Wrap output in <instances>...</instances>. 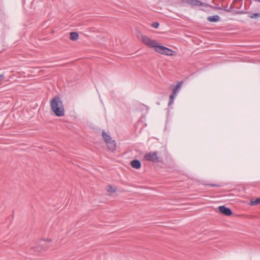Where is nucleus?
<instances>
[{
    "instance_id": "f257e3e1",
    "label": "nucleus",
    "mask_w": 260,
    "mask_h": 260,
    "mask_svg": "<svg viewBox=\"0 0 260 260\" xmlns=\"http://www.w3.org/2000/svg\"><path fill=\"white\" fill-rule=\"evenodd\" d=\"M50 103L52 110L56 116L61 117L64 115L62 102L59 96H54Z\"/></svg>"
},
{
    "instance_id": "f03ea898",
    "label": "nucleus",
    "mask_w": 260,
    "mask_h": 260,
    "mask_svg": "<svg viewBox=\"0 0 260 260\" xmlns=\"http://www.w3.org/2000/svg\"><path fill=\"white\" fill-rule=\"evenodd\" d=\"M155 51L159 53L168 56H172L174 55L175 51L171 49L166 47L164 46L158 44L155 48Z\"/></svg>"
},
{
    "instance_id": "7ed1b4c3",
    "label": "nucleus",
    "mask_w": 260,
    "mask_h": 260,
    "mask_svg": "<svg viewBox=\"0 0 260 260\" xmlns=\"http://www.w3.org/2000/svg\"><path fill=\"white\" fill-rule=\"evenodd\" d=\"M141 40L142 42L144 43L149 48H154V50L158 44L156 42L155 40H152L146 36H142Z\"/></svg>"
},
{
    "instance_id": "20e7f679",
    "label": "nucleus",
    "mask_w": 260,
    "mask_h": 260,
    "mask_svg": "<svg viewBox=\"0 0 260 260\" xmlns=\"http://www.w3.org/2000/svg\"><path fill=\"white\" fill-rule=\"evenodd\" d=\"M145 159L148 161L153 162H158L159 161L157 152L156 151L147 153L145 155Z\"/></svg>"
},
{
    "instance_id": "39448f33",
    "label": "nucleus",
    "mask_w": 260,
    "mask_h": 260,
    "mask_svg": "<svg viewBox=\"0 0 260 260\" xmlns=\"http://www.w3.org/2000/svg\"><path fill=\"white\" fill-rule=\"evenodd\" d=\"M218 208L221 213L226 216H231L233 213L231 209L224 206H220Z\"/></svg>"
},
{
    "instance_id": "423d86ee",
    "label": "nucleus",
    "mask_w": 260,
    "mask_h": 260,
    "mask_svg": "<svg viewBox=\"0 0 260 260\" xmlns=\"http://www.w3.org/2000/svg\"><path fill=\"white\" fill-rule=\"evenodd\" d=\"M184 2L192 7L203 6L206 5L199 0H184Z\"/></svg>"
},
{
    "instance_id": "0eeeda50",
    "label": "nucleus",
    "mask_w": 260,
    "mask_h": 260,
    "mask_svg": "<svg viewBox=\"0 0 260 260\" xmlns=\"http://www.w3.org/2000/svg\"><path fill=\"white\" fill-rule=\"evenodd\" d=\"M108 149L111 151H113L116 149V143L115 140H110L106 143Z\"/></svg>"
},
{
    "instance_id": "6e6552de",
    "label": "nucleus",
    "mask_w": 260,
    "mask_h": 260,
    "mask_svg": "<svg viewBox=\"0 0 260 260\" xmlns=\"http://www.w3.org/2000/svg\"><path fill=\"white\" fill-rule=\"evenodd\" d=\"M182 84V82H179L173 88L172 93L177 95L179 91L181 89Z\"/></svg>"
},
{
    "instance_id": "1a4fd4ad",
    "label": "nucleus",
    "mask_w": 260,
    "mask_h": 260,
    "mask_svg": "<svg viewBox=\"0 0 260 260\" xmlns=\"http://www.w3.org/2000/svg\"><path fill=\"white\" fill-rule=\"evenodd\" d=\"M131 165L133 168L137 169H140L141 167V162L138 159H134L132 160L131 162Z\"/></svg>"
},
{
    "instance_id": "9d476101",
    "label": "nucleus",
    "mask_w": 260,
    "mask_h": 260,
    "mask_svg": "<svg viewBox=\"0 0 260 260\" xmlns=\"http://www.w3.org/2000/svg\"><path fill=\"white\" fill-rule=\"evenodd\" d=\"M102 136L105 142L107 143L108 142L112 140V138L110 135H109L105 131H103Z\"/></svg>"
},
{
    "instance_id": "9b49d317",
    "label": "nucleus",
    "mask_w": 260,
    "mask_h": 260,
    "mask_svg": "<svg viewBox=\"0 0 260 260\" xmlns=\"http://www.w3.org/2000/svg\"><path fill=\"white\" fill-rule=\"evenodd\" d=\"M208 20L210 22H217L220 19V17L218 15L210 16L208 17Z\"/></svg>"
},
{
    "instance_id": "f8f14e48",
    "label": "nucleus",
    "mask_w": 260,
    "mask_h": 260,
    "mask_svg": "<svg viewBox=\"0 0 260 260\" xmlns=\"http://www.w3.org/2000/svg\"><path fill=\"white\" fill-rule=\"evenodd\" d=\"M79 38V34L77 32L72 31L70 32V39L72 41H76Z\"/></svg>"
},
{
    "instance_id": "ddd939ff",
    "label": "nucleus",
    "mask_w": 260,
    "mask_h": 260,
    "mask_svg": "<svg viewBox=\"0 0 260 260\" xmlns=\"http://www.w3.org/2000/svg\"><path fill=\"white\" fill-rule=\"evenodd\" d=\"M260 204V198L256 199H251L250 201V205L251 206L256 205Z\"/></svg>"
},
{
    "instance_id": "4468645a",
    "label": "nucleus",
    "mask_w": 260,
    "mask_h": 260,
    "mask_svg": "<svg viewBox=\"0 0 260 260\" xmlns=\"http://www.w3.org/2000/svg\"><path fill=\"white\" fill-rule=\"evenodd\" d=\"M177 95H176L175 94H174V93H171L170 96V100H169V103H168V106H171L172 104H173L174 102V100H175V97Z\"/></svg>"
},
{
    "instance_id": "2eb2a0df",
    "label": "nucleus",
    "mask_w": 260,
    "mask_h": 260,
    "mask_svg": "<svg viewBox=\"0 0 260 260\" xmlns=\"http://www.w3.org/2000/svg\"><path fill=\"white\" fill-rule=\"evenodd\" d=\"M234 7L233 5H231L230 8H228V6H226L223 8H219L218 9L219 10H223V11L228 12H231L232 11V10L234 9Z\"/></svg>"
},
{
    "instance_id": "dca6fc26",
    "label": "nucleus",
    "mask_w": 260,
    "mask_h": 260,
    "mask_svg": "<svg viewBox=\"0 0 260 260\" xmlns=\"http://www.w3.org/2000/svg\"><path fill=\"white\" fill-rule=\"evenodd\" d=\"M107 191L108 192H114L116 191V189L115 188H114L112 187L111 185H109L108 186V188L107 189Z\"/></svg>"
},
{
    "instance_id": "f3484780",
    "label": "nucleus",
    "mask_w": 260,
    "mask_h": 260,
    "mask_svg": "<svg viewBox=\"0 0 260 260\" xmlns=\"http://www.w3.org/2000/svg\"><path fill=\"white\" fill-rule=\"evenodd\" d=\"M159 24L157 22H153L152 23L151 26L154 28H157L158 27Z\"/></svg>"
},
{
    "instance_id": "a211bd4d",
    "label": "nucleus",
    "mask_w": 260,
    "mask_h": 260,
    "mask_svg": "<svg viewBox=\"0 0 260 260\" xmlns=\"http://www.w3.org/2000/svg\"><path fill=\"white\" fill-rule=\"evenodd\" d=\"M259 17V14H258L257 13H254L253 15L251 16V18H257Z\"/></svg>"
},
{
    "instance_id": "6ab92c4d",
    "label": "nucleus",
    "mask_w": 260,
    "mask_h": 260,
    "mask_svg": "<svg viewBox=\"0 0 260 260\" xmlns=\"http://www.w3.org/2000/svg\"><path fill=\"white\" fill-rule=\"evenodd\" d=\"M5 79V77L4 76V75L2 74V75H0V81L4 80Z\"/></svg>"
},
{
    "instance_id": "aec40b11",
    "label": "nucleus",
    "mask_w": 260,
    "mask_h": 260,
    "mask_svg": "<svg viewBox=\"0 0 260 260\" xmlns=\"http://www.w3.org/2000/svg\"><path fill=\"white\" fill-rule=\"evenodd\" d=\"M41 249H42V248H39V249H35V250L38 251H41Z\"/></svg>"
},
{
    "instance_id": "412c9836",
    "label": "nucleus",
    "mask_w": 260,
    "mask_h": 260,
    "mask_svg": "<svg viewBox=\"0 0 260 260\" xmlns=\"http://www.w3.org/2000/svg\"><path fill=\"white\" fill-rule=\"evenodd\" d=\"M210 185L211 186H219V185H215V184H211Z\"/></svg>"
}]
</instances>
